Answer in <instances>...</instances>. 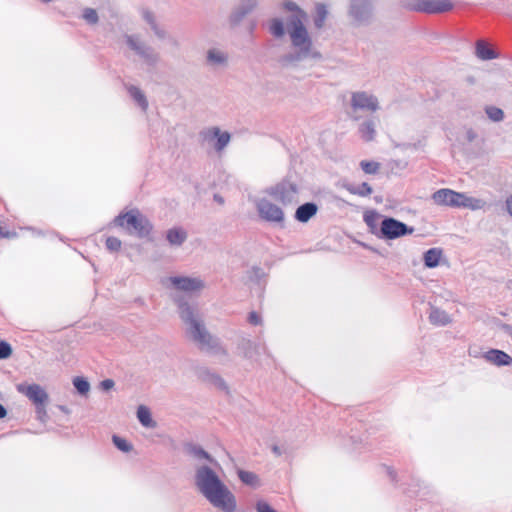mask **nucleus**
<instances>
[{"label": "nucleus", "mask_w": 512, "mask_h": 512, "mask_svg": "<svg viewBox=\"0 0 512 512\" xmlns=\"http://www.w3.org/2000/svg\"><path fill=\"white\" fill-rule=\"evenodd\" d=\"M201 377L203 378V380L212 383L213 385H215L217 388H219L221 390L228 389V386H227L225 380L217 373H214L208 369H204L203 371H201Z\"/></svg>", "instance_id": "bb28decb"}, {"label": "nucleus", "mask_w": 512, "mask_h": 512, "mask_svg": "<svg viewBox=\"0 0 512 512\" xmlns=\"http://www.w3.org/2000/svg\"><path fill=\"white\" fill-rule=\"evenodd\" d=\"M385 469H386L387 475L389 476L391 481L392 482H397V473H396V471L392 467H389V466H385Z\"/></svg>", "instance_id": "49530a36"}, {"label": "nucleus", "mask_w": 512, "mask_h": 512, "mask_svg": "<svg viewBox=\"0 0 512 512\" xmlns=\"http://www.w3.org/2000/svg\"><path fill=\"white\" fill-rule=\"evenodd\" d=\"M429 320L436 326H446L451 322V318L446 311L434 306L430 308Z\"/></svg>", "instance_id": "412c9836"}, {"label": "nucleus", "mask_w": 512, "mask_h": 512, "mask_svg": "<svg viewBox=\"0 0 512 512\" xmlns=\"http://www.w3.org/2000/svg\"><path fill=\"white\" fill-rule=\"evenodd\" d=\"M234 20H235V21H238V20H240V16H238V15H235V16H234Z\"/></svg>", "instance_id": "5fc2aeb1"}, {"label": "nucleus", "mask_w": 512, "mask_h": 512, "mask_svg": "<svg viewBox=\"0 0 512 512\" xmlns=\"http://www.w3.org/2000/svg\"><path fill=\"white\" fill-rule=\"evenodd\" d=\"M345 189L349 193H351L353 195H358L361 197L369 196L373 192L372 187L367 182H363L362 184H360L358 186H355L353 184H348V185H345Z\"/></svg>", "instance_id": "7c9ffc66"}, {"label": "nucleus", "mask_w": 512, "mask_h": 512, "mask_svg": "<svg viewBox=\"0 0 512 512\" xmlns=\"http://www.w3.org/2000/svg\"><path fill=\"white\" fill-rule=\"evenodd\" d=\"M265 192L283 205L298 202V185L288 179H284L274 186L267 188Z\"/></svg>", "instance_id": "6e6552de"}, {"label": "nucleus", "mask_w": 512, "mask_h": 512, "mask_svg": "<svg viewBox=\"0 0 512 512\" xmlns=\"http://www.w3.org/2000/svg\"><path fill=\"white\" fill-rule=\"evenodd\" d=\"M83 18L89 23H96L98 21V14L92 8H86L83 11Z\"/></svg>", "instance_id": "ea45409f"}, {"label": "nucleus", "mask_w": 512, "mask_h": 512, "mask_svg": "<svg viewBox=\"0 0 512 512\" xmlns=\"http://www.w3.org/2000/svg\"><path fill=\"white\" fill-rule=\"evenodd\" d=\"M291 50L279 57L283 67H295L300 62L311 59L319 61L322 54L313 46L310 34H289Z\"/></svg>", "instance_id": "7ed1b4c3"}, {"label": "nucleus", "mask_w": 512, "mask_h": 512, "mask_svg": "<svg viewBox=\"0 0 512 512\" xmlns=\"http://www.w3.org/2000/svg\"><path fill=\"white\" fill-rule=\"evenodd\" d=\"M379 109V101L376 96L365 92H352L350 111L347 112L350 119L358 121L361 118L359 112H375Z\"/></svg>", "instance_id": "0eeeda50"}, {"label": "nucleus", "mask_w": 512, "mask_h": 512, "mask_svg": "<svg viewBox=\"0 0 512 512\" xmlns=\"http://www.w3.org/2000/svg\"><path fill=\"white\" fill-rule=\"evenodd\" d=\"M170 282L176 289L185 292L198 291L204 287L202 280L192 277L173 276Z\"/></svg>", "instance_id": "4468645a"}, {"label": "nucleus", "mask_w": 512, "mask_h": 512, "mask_svg": "<svg viewBox=\"0 0 512 512\" xmlns=\"http://www.w3.org/2000/svg\"><path fill=\"white\" fill-rule=\"evenodd\" d=\"M106 248L111 252H117L120 250L122 242L119 238L110 236L106 239Z\"/></svg>", "instance_id": "58836bf2"}, {"label": "nucleus", "mask_w": 512, "mask_h": 512, "mask_svg": "<svg viewBox=\"0 0 512 512\" xmlns=\"http://www.w3.org/2000/svg\"><path fill=\"white\" fill-rule=\"evenodd\" d=\"M0 233L5 236V237H8V234H3L2 230L0 229Z\"/></svg>", "instance_id": "6e6d98bb"}, {"label": "nucleus", "mask_w": 512, "mask_h": 512, "mask_svg": "<svg viewBox=\"0 0 512 512\" xmlns=\"http://www.w3.org/2000/svg\"><path fill=\"white\" fill-rule=\"evenodd\" d=\"M257 512H277L267 502L258 501L256 504Z\"/></svg>", "instance_id": "79ce46f5"}, {"label": "nucleus", "mask_w": 512, "mask_h": 512, "mask_svg": "<svg viewBox=\"0 0 512 512\" xmlns=\"http://www.w3.org/2000/svg\"><path fill=\"white\" fill-rule=\"evenodd\" d=\"M360 167L366 174H376L380 169V163L362 160L360 162Z\"/></svg>", "instance_id": "c9c22d12"}, {"label": "nucleus", "mask_w": 512, "mask_h": 512, "mask_svg": "<svg viewBox=\"0 0 512 512\" xmlns=\"http://www.w3.org/2000/svg\"><path fill=\"white\" fill-rule=\"evenodd\" d=\"M127 90H128L129 95L133 98V100L145 112L148 109V101H147L145 94L142 92V90L134 85H130L127 88Z\"/></svg>", "instance_id": "cd10ccee"}, {"label": "nucleus", "mask_w": 512, "mask_h": 512, "mask_svg": "<svg viewBox=\"0 0 512 512\" xmlns=\"http://www.w3.org/2000/svg\"><path fill=\"white\" fill-rule=\"evenodd\" d=\"M484 359L496 366H509L512 364V357L506 352L498 349H490L483 355Z\"/></svg>", "instance_id": "dca6fc26"}, {"label": "nucleus", "mask_w": 512, "mask_h": 512, "mask_svg": "<svg viewBox=\"0 0 512 512\" xmlns=\"http://www.w3.org/2000/svg\"><path fill=\"white\" fill-rule=\"evenodd\" d=\"M256 6V1L250 0L248 4L247 11L252 10Z\"/></svg>", "instance_id": "864d4df0"}, {"label": "nucleus", "mask_w": 512, "mask_h": 512, "mask_svg": "<svg viewBox=\"0 0 512 512\" xmlns=\"http://www.w3.org/2000/svg\"><path fill=\"white\" fill-rule=\"evenodd\" d=\"M175 301L178 305L179 316L186 325L187 336L201 350L214 355L227 356V349L221 344L219 338L210 334L196 309L182 298H178Z\"/></svg>", "instance_id": "f03ea898"}, {"label": "nucleus", "mask_w": 512, "mask_h": 512, "mask_svg": "<svg viewBox=\"0 0 512 512\" xmlns=\"http://www.w3.org/2000/svg\"><path fill=\"white\" fill-rule=\"evenodd\" d=\"M194 482L197 490L213 507L223 512L236 510L235 496L212 468L207 465L197 467Z\"/></svg>", "instance_id": "f257e3e1"}, {"label": "nucleus", "mask_w": 512, "mask_h": 512, "mask_svg": "<svg viewBox=\"0 0 512 512\" xmlns=\"http://www.w3.org/2000/svg\"><path fill=\"white\" fill-rule=\"evenodd\" d=\"M248 321L252 325H259L261 323V318L256 312L252 311L249 313Z\"/></svg>", "instance_id": "a18cd8bd"}, {"label": "nucleus", "mask_w": 512, "mask_h": 512, "mask_svg": "<svg viewBox=\"0 0 512 512\" xmlns=\"http://www.w3.org/2000/svg\"><path fill=\"white\" fill-rule=\"evenodd\" d=\"M72 384L76 389L77 393L82 397H87L90 392V383L89 381L82 376H76L72 379Z\"/></svg>", "instance_id": "c756f323"}, {"label": "nucleus", "mask_w": 512, "mask_h": 512, "mask_svg": "<svg viewBox=\"0 0 512 512\" xmlns=\"http://www.w3.org/2000/svg\"><path fill=\"white\" fill-rule=\"evenodd\" d=\"M432 200L437 205L449 207H465L479 209L481 200L468 197L464 193L456 192L451 189L443 188L432 194Z\"/></svg>", "instance_id": "423d86ee"}, {"label": "nucleus", "mask_w": 512, "mask_h": 512, "mask_svg": "<svg viewBox=\"0 0 512 512\" xmlns=\"http://www.w3.org/2000/svg\"><path fill=\"white\" fill-rule=\"evenodd\" d=\"M256 209L260 218L267 222L283 223L284 221L283 210L266 198H261L256 202Z\"/></svg>", "instance_id": "f8f14e48"}, {"label": "nucleus", "mask_w": 512, "mask_h": 512, "mask_svg": "<svg viewBox=\"0 0 512 512\" xmlns=\"http://www.w3.org/2000/svg\"><path fill=\"white\" fill-rule=\"evenodd\" d=\"M113 444L122 452H130L132 450V445L128 443L124 438L113 435L112 437Z\"/></svg>", "instance_id": "e433bc0d"}, {"label": "nucleus", "mask_w": 512, "mask_h": 512, "mask_svg": "<svg viewBox=\"0 0 512 512\" xmlns=\"http://www.w3.org/2000/svg\"><path fill=\"white\" fill-rule=\"evenodd\" d=\"M413 232L414 228L408 226L404 222H401L393 217H384L381 221L377 237L379 239L393 240L408 234H412Z\"/></svg>", "instance_id": "1a4fd4ad"}, {"label": "nucleus", "mask_w": 512, "mask_h": 512, "mask_svg": "<svg viewBox=\"0 0 512 512\" xmlns=\"http://www.w3.org/2000/svg\"><path fill=\"white\" fill-rule=\"evenodd\" d=\"M271 450L272 452L276 455V456H281L282 455V450L280 449V447L278 445H273L271 447Z\"/></svg>", "instance_id": "8fccbe9b"}, {"label": "nucleus", "mask_w": 512, "mask_h": 512, "mask_svg": "<svg viewBox=\"0 0 512 512\" xmlns=\"http://www.w3.org/2000/svg\"><path fill=\"white\" fill-rule=\"evenodd\" d=\"M281 12L286 17V24L280 18H272L269 21L270 32H306L307 13L294 1L283 0L279 3Z\"/></svg>", "instance_id": "20e7f679"}, {"label": "nucleus", "mask_w": 512, "mask_h": 512, "mask_svg": "<svg viewBox=\"0 0 512 512\" xmlns=\"http://www.w3.org/2000/svg\"><path fill=\"white\" fill-rule=\"evenodd\" d=\"M406 7L418 12L441 13L451 10L453 4L449 0H410Z\"/></svg>", "instance_id": "9d476101"}, {"label": "nucleus", "mask_w": 512, "mask_h": 512, "mask_svg": "<svg viewBox=\"0 0 512 512\" xmlns=\"http://www.w3.org/2000/svg\"><path fill=\"white\" fill-rule=\"evenodd\" d=\"M227 54L216 49L211 48L207 51V63L211 66H225L227 64Z\"/></svg>", "instance_id": "b1692460"}, {"label": "nucleus", "mask_w": 512, "mask_h": 512, "mask_svg": "<svg viewBox=\"0 0 512 512\" xmlns=\"http://www.w3.org/2000/svg\"><path fill=\"white\" fill-rule=\"evenodd\" d=\"M318 206L313 202H307L300 205L295 212V219L301 223L308 222L316 215Z\"/></svg>", "instance_id": "a211bd4d"}, {"label": "nucleus", "mask_w": 512, "mask_h": 512, "mask_svg": "<svg viewBox=\"0 0 512 512\" xmlns=\"http://www.w3.org/2000/svg\"><path fill=\"white\" fill-rule=\"evenodd\" d=\"M364 221L366 225L369 227V230L372 234L377 237V233H379V229L376 225V216L374 214H365Z\"/></svg>", "instance_id": "4c0bfd02"}, {"label": "nucleus", "mask_w": 512, "mask_h": 512, "mask_svg": "<svg viewBox=\"0 0 512 512\" xmlns=\"http://www.w3.org/2000/svg\"><path fill=\"white\" fill-rule=\"evenodd\" d=\"M6 415H7L6 408L2 404H0V419L6 417Z\"/></svg>", "instance_id": "3c124183"}, {"label": "nucleus", "mask_w": 512, "mask_h": 512, "mask_svg": "<svg viewBox=\"0 0 512 512\" xmlns=\"http://www.w3.org/2000/svg\"><path fill=\"white\" fill-rule=\"evenodd\" d=\"M187 237V232L181 227H174L166 232V239L171 246H181Z\"/></svg>", "instance_id": "aec40b11"}, {"label": "nucleus", "mask_w": 512, "mask_h": 512, "mask_svg": "<svg viewBox=\"0 0 512 512\" xmlns=\"http://www.w3.org/2000/svg\"><path fill=\"white\" fill-rule=\"evenodd\" d=\"M238 477L246 485L252 487H257L259 485V477L253 472L239 470Z\"/></svg>", "instance_id": "2f4dec72"}, {"label": "nucleus", "mask_w": 512, "mask_h": 512, "mask_svg": "<svg viewBox=\"0 0 512 512\" xmlns=\"http://www.w3.org/2000/svg\"><path fill=\"white\" fill-rule=\"evenodd\" d=\"M477 138V134L473 129H468L466 132V139L468 142H473Z\"/></svg>", "instance_id": "de8ad7c7"}, {"label": "nucleus", "mask_w": 512, "mask_h": 512, "mask_svg": "<svg viewBox=\"0 0 512 512\" xmlns=\"http://www.w3.org/2000/svg\"><path fill=\"white\" fill-rule=\"evenodd\" d=\"M231 135L229 132L224 131L222 132L219 130V134L216 136V142L214 144V149L217 152L222 151L230 142Z\"/></svg>", "instance_id": "72a5a7b5"}, {"label": "nucleus", "mask_w": 512, "mask_h": 512, "mask_svg": "<svg viewBox=\"0 0 512 512\" xmlns=\"http://www.w3.org/2000/svg\"><path fill=\"white\" fill-rule=\"evenodd\" d=\"M114 385H115V382L112 379H105L100 382V388L103 391H108V390L112 389L114 387Z\"/></svg>", "instance_id": "c03bdc74"}, {"label": "nucleus", "mask_w": 512, "mask_h": 512, "mask_svg": "<svg viewBox=\"0 0 512 512\" xmlns=\"http://www.w3.org/2000/svg\"><path fill=\"white\" fill-rule=\"evenodd\" d=\"M506 208L508 213L512 216V195L506 200Z\"/></svg>", "instance_id": "09e8293b"}, {"label": "nucleus", "mask_w": 512, "mask_h": 512, "mask_svg": "<svg viewBox=\"0 0 512 512\" xmlns=\"http://www.w3.org/2000/svg\"><path fill=\"white\" fill-rule=\"evenodd\" d=\"M143 17H144L145 21L149 24L148 29H151V30L158 29L153 14H151L150 12H145Z\"/></svg>", "instance_id": "37998d69"}, {"label": "nucleus", "mask_w": 512, "mask_h": 512, "mask_svg": "<svg viewBox=\"0 0 512 512\" xmlns=\"http://www.w3.org/2000/svg\"><path fill=\"white\" fill-rule=\"evenodd\" d=\"M485 113L493 122H501L505 117L504 111L496 106H486Z\"/></svg>", "instance_id": "473e14b6"}, {"label": "nucleus", "mask_w": 512, "mask_h": 512, "mask_svg": "<svg viewBox=\"0 0 512 512\" xmlns=\"http://www.w3.org/2000/svg\"><path fill=\"white\" fill-rule=\"evenodd\" d=\"M137 418L142 426L146 428H155L157 423L152 419L151 412L148 407L140 405L137 408Z\"/></svg>", "instance_id": "a878e982"}, {"label": "nucleus", "mask_w": 512, "mask_h": 512, "mask_svg": "<svg viewBox=\"0 0 512 512\" xmlns=\"http://www.w3.org/2000/svg\"><path fill=\"white\" fill-rule=\"evenodd\" d=\"M185 451L198 460H207L210 463H214V458L204 450L200 445L188 443L185 445Z\"/></svg>", "instance_id": "4be33fe9"}, {"label": "nucleus", "mask_w": 512, "mask_h": 512, "mask_svg": "<svg viewBox=\"0 0 512 512\" xmlns=\"http://www.w3.org/2000/svg\"><path fill=\"white\" fill-rule=\"evenodd\" d=\"M442 257V250L440 248H430L424 253V265L427 268H435L439 265Z\"/></svg>", "instance_id": "393cba45"}, {"label": "nucleus", "mask_w": 512, "mask_h": 512, "mask_svg": "<svg viewBox=\"0 0 512 512\" xmlns=\"http://www.w3.org/2000/svg\"><path fill=\"white\" fill-rule=\"evenodd\" d=\"M255 345L253 342L246 338L240 337L237 342V350L238 352L246 359H250L253 356V350L255 349Z\"/></svg>", "instance_id": "c85d7f7f"}, {"label": "nucleus", "mask_w": 512, "mask_h": 512, "mask_svg": "<svg viewBox=\"0 0 512 512\" xmlns=\"http://www.w3.org/2000/svg\"><path fill=\"white\" fill-rule=\"evenodd\" d=\"M17 390L19 393L25 395L36 406L38 412L43 410L45 405L48 403V394L38 384H19L17 386Z\"/></svg>", "instance_id": "9b49d317"}, {"label": "nucleus", "mask_w": 512, "mask_h": 512, "mask_svg": "<svg viewBox=\"0 0 512 512\" xmlns=\"http://www.w3.org/2000/svg\"><path fill=\"white\" fill-rule=\"evenodd\" d=\"M127 44L137 55H139L148 65L154 66L158 61V54L149 46H146L136 36L127 37Z\"/></svg>", "instance_id": "ddd939ff"}, {"label": "nucleus", "mask_w": 512, "mask_h": 512, "mask_svg": "<svg viewBox=\"0 0 512 512\" xmlns=\"http://www.w3.org/2000/svg\"><path fill=\"white\" fill-rule=\"evenodd\" d=\"M113 222L115 226L125 228L129 234L139 238L147 237L153 229L152 223L138 209L120 213Z\"/></svg>", "instance_id": "39448f33"}, {"label": "nucleus", "mask_w": 512, "mask_h": 512, "mask_svg": "<svg viewBox=\"0 0 512 512\" xmlns=\"http://www.w3.org/2000/svg\"><path fill=\"white\" fill-rule=\"evenodd\" d=\"M220 128L217 126L209 127L203 129L199 132V137L206 142H211L216 139V136L219 134Z\"/></svg>", "instance_id": "f704fd0d"}, {"label": "nucleus", "mask_w": 512, "mask_h": 512, "mask_svg": "<svg viewBox=\"0 0 512 512\" xmlns=\"http://www.w3.org/2000/svg\"><path fill=\"white\" fill-rule=\"evenodd\" d=\"M375 127V121L372 119L365 120L363 123H361L358 129L361 138L366 142L374 140L376 136Z\"/></svg>", "instance_id": "5701e85b"}, {"label": "nucleus", "mask_w": 512, "mask_h": 512, "mask_svg": "<svg viewBox=\"0 0 512 512\" xmlns=\"http://www.w3.org/2000/svg\"><path fill=\"white\" fill-rule=\"evenodd\" d=\"M214 200L216 202H218L219 204H223L224 203V199L220 195H218V194L214 195Z\"/></svg>", "instance_id": "603ef678"}, {"label": "nucleus", "mask_w": 512, "mask_h": 512, "mask_svg": "<svg viewBox=\"0 0 512 512\" xmlns=\"http://www.w3.org/2000/svg\"><path fill=\"white\" fill-rule=\"evenodd\" d=\"M12 354V348L9 343L0 341V359H7Z\"/></svg>", "instance_id": "a19ab883"}, {"label": "nucleus", "mask_w": 512, "mask_h": 512, "mask_svg": "<svg viewBox=\"0 0 512 512\" xmlns=\"http://www.w3.org/2000/svg\"><path fill=\"white\" fill-rule=\"evenodd\" d=\"M372 11V0H352L350 5V15L358 20H364Z\"/></svg>", "instance_id": "2eb2a0df"}, {"label": "nucleus", "mask_w": 512, "mask_h": 512, "mask_svg": "<svg viewBox=\"0 0 512 512\" xmlns=\"http://www.w3.org/2000/svg\"><path fill=\"white\" fill-rule=\"evenodd\" d=\"M475 50L476 56L483 61L492 60L499 57V53L495 50L493 45L484 39H479L476 42Z\"/></svg>", "instance_id": "f3484780"}, {"label": "nucleus", "mask_w": 512, "mask_h": 512, "mask_svg": "<svg viewBox=\"0 0 512 512\" xmlns=\"http://www.w3.org/2000/svg\"><path fill=\"white\" fill-rule=\"evenodd\" d=\"M329 16V7L321 2L314 6L313 22L316 29L320 30L325 27L326 20Z\"/></svg>", "instance_id": "6ab92c4d"}]
</instances>
